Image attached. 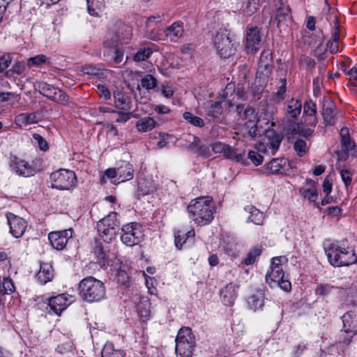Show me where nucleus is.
I'll return each mask as SVG.
<instances>
[{
  "label": "nucleus",
  "instance_id": "nucleus-9",
  "mask_svg": "<svg viewBox=\"0 0 357 357\" xmlns=\"http://www.w3.org/2000/svg\"><path fill=\"white\" fill-rule=\"evenodd\" d=\"M213 43L218 53L223 59H227L235 53L234 43L227 33H217Z\"/></svg>",
  "mask_w": 357,
  "mask_h": 357
},
{
  "label": "nucleus",
  "instance_id": "nucleus-17",
  "mask_svg": "<svg viewBox=\"0 0 357 357\" xmlns=\"http://www.w3.org/2000/svg\"><path fill=\"white\" fill-rule=\"evenodd\" d=\"M261 35L257 27L248 29L246 34L245 50L248 53H255L260 47Z\"/></svg>",
  "mask_w": 357,
  "mask_h": 357
},
{
  "label": "nucleus",
  "instance_id": "nucleus-2",
  "mask_svg": "<svg viewBox=\"0 0 357 357\" xmlns=\"http://www.w3.org/2000/svg\"><path fill=\"white\" fill-rule=\"evenodd\" d=\"M347 241L335 242L324 248L329 263L336 267L347 266L357 261L353 250L345 248Z\"/></svg>",
  "mask_w": 357,
  "mask_h": 357
},
{
  "label": "nucleus",
  "instance_id": "nucleus-31",
  "mask_svg": "<svg viewBox=\"0 0 357 357\" xmlns=\"http://www.w3.org/2000/svg\"><path fill=\"white\" fill-rule=\"evenodd\" d=\"M125 352L119 349L115 348L112 342H107L101 351L102 357H125Z\"/></svg>",
  "mask_w": 357,
  "mask_h": 357
},
{
  "label": "nucleus",
  "instance_id": "nucleus-64",
  "mask_svg": "<svg viewBox=\"0 0 357 357\" xmlns=\"http://www.w3.org/2000/svg\"><path fill=\"white\" fill-rule=\"evenodd\" d=\"M73 349V344L70 342L59 344L56 349V351L61 354H66L70 351Z\"/></svg>",
  "mask_w": 357,
  "mask_h": 357
},
{
  "label": "nucleus",
  "instance_id": "nucleus-32",
  "mask_svg": "<svg viewBox=\"0 0 357 357\" xmlns=\"http://www.w3.org/2000/svg\"><path fill=\"white\" fill-rule=\"evenodd\" d=\"M278 25L291 20V8L288 5L282 4L276 10L275 17Z\"/></svg>",
  "mask_w": 357,
  "mask_h": 357
},
{
  "label": "nucleus",
  "instance_id": "nucleus-54",
  "mask_svg": "<svg viewBox=\"0 0 357 357\" xmlns=\"http://www.w3.org/2000/svg\"><path fill=\"white\" fill-rule=\"evenodd\" d=\"M56 94V95L54 96V98L52 99V100L62 105H67L68 103L69 97L65 92L57 89Z\"/></svg>",
  "mask_w": 357,
  "mask_h": 357
},
{
  "label": "nucleus",
  "instance_id": "nucleus-30",
  "mask_svg": "<svg viewBox=\"0 0 357 357\" xmlns=\"http://www.w3.org/2000/svg\"><path fill=\"white\" fill-rule=\"evenodd\" d=\"M36 114L35 112L31 113H21L17 115L15 118V123L20 127L26 126L30 124L38 122Z\"/></svg>",
  "mask_w": 357,
  "mask_h": 357
},
{
  "label": "nucleus",
  "instance_id": "nucleus-28",
  "mask_svg": "<svg viewBox=\"0 0 357 357\" xmlns=\"http://www.w3.org/2000/svg\"><path fill=\"white\" fill-rule=\"evenodd\" d=\"M245 211L249 213L248 221L257 225H262L264 220V215L255 206L250 205L245 207Z\"/></svg>",
  "mask_w": 357,
  "mask_h": 357
},
{
  "label": "nucleus",
  "instance_id": "nucleus-20",
  "mask_svg": "<svg viewBox=\"0 0 357 357\" xmlns=\"http://www.w3.org/2000/svg\"><path fill=\"white\" fill-rule=\"evenodd\" d=\"M238 286L232 282L227 284L220 292L222 302L225 305H231L237 297Z\"/></svg>",
  "mask_w": 357,
  "mask_h": 357
},
{
  "label": "nucleus",
  "instance_id": "nucleus-52",
  "mask_svg": "<svg viewBox=\"0 0 357 357\" xmlns=\"http://www.w3.org/2000/svg\"><path fill=\"white\" fill-rule=\"evenodd\" d=\"M294 149L299 157L303 156L307 150L305 141L298 139L294 142Z\"/></svg>",
  "mask_w": 357,
  "mask_h": 357
},
{
  "label": "nucleus",
  "instance_id": "nucleus-11",
  "mask_svg": "<svg viewBox=\"0 0 357 357\" xmlns=\"http://www.w3.org/2000/svg\"><path fill=\"white\" fill-rule=\"evenodd\" d=\"M73 236L71 229L56 231H52L48 234V239L52 246L57 250H62L66 246L68 240Z\"/></svg>",
  "mask_w": 357,
  "mask_h": 357
},
{
  "label": "nucleus",
  "instance_id": "nucleus-6",
  "mask_svg": "<svg viewBox=\"0 0 357 357\" xmlns=\"http://www.w3.org/2000/svg\"><path fill=\"white\" fill-rule=\"evenodd\" d=\"M52 188L69 190L77 185V177L73 171L61 169L51 174Z\"/></svg>",
  "mask_w": 357,
  "mask_h": 357
},
{
  "label": "nucleus",
  "instance_id": "nucleus-15",
  "mask_svg": "<svg viewBox=\"0 0 357 357\" xmlns=\"http://www.w3.org/2000/svg\"><path fill=\"white\" fill-rule=\"evenodd\" d=\"M72 302L73 297L71 296L61 294L50 298L48 305L55 314L59 315Z\"/></svg>",
  "mask_w": 357,
  "mask_h": 357
},
{
  "label": "nucleus",
  "instance_id": "nucleus-29",
  "mask_svg": "<svg viewBox=\"0 0 357 357\" xmlns=\"http://www.w3.org/2000/svg\"><path fill=\"white\" fill-rule=\"evenodd\" d=\"M114 98L117 108L122 110L130 109L131 99L127 94L121 91L114 92Z\"/></svg>",
  "mask_w": 357,
  "mask_h": 357
},
{
  "label": "nucleus",
  "instance_id": "nucleus-60",
  "mask_svg": "<svg viewBox=\"0 0 357 357\" xmlns=\"http://www.w3.org/2000/svg\"><path fill=\"white\" fill-rule=\"evenodd\" d=\"M346 75L349 76V80L351 81V84L354 86H357V65L349 69L348 72H346Z\"/></svg>",
  "mask_w": 357,
  "mask_h": 357
},
{
  "label": "nucleus",
  "instance_id": "nucleus-42",
  "mask_svg": "<svg viewBox=\"0 0 357 357\" xmlns=\"http://www.w3.org/2000/svg\"><path fill=\"white\" fill-rule=\"evenodd\" d=\"M15 291L13 281L8 278L0 279V295L8 294Z\"/></svg>",
  "mask_w": 357,
  "mask_h": 357
},
{
  "label": "nucleus",
  "instance_id": "nucleus-57",
  "mask_svg": "<svg viewBox=\"0 0 357 357\" xmlns=\"http://www.w3.org/2000/svg\"><path fill=\"white\" fill-rule=\"evenodd\" d=\"M248 158L255 165L258 166L263 162V156L255 151H250L248 153Z\"/></svg>",
  "mask_w": 357,
  "mask_h": 357
},
{
  "label": "nucleus",
  "instance_id": "nucleus-18",
  "mask_svg": "<svg viewBox=\"0 0 357 357\" xmlns=\"http://www.w3.org/2000/svg\"><path fill=\"white\" fill-rule=\"evenodd\" d=\"M316 185L317 183L312 179H306L305 185L300 189V194L304 199L313 202L315 206L319 207V204L316 202L318 197Z\"/></svg>",
  "mask_w": 357,
  "mask_h": 357
},
{
  "label": "nucleus",
  "instance_id": "nucleus-55",
  "mask_svg": "<svg viewBox=\"0 0 357 357\" xmlns=\"http://www.w3.org/2000/svg\"><path fill=\"white\" fill-rule=\"evenodd\" d=\"M47 57L44 54H39L33 57H31L28 59L27 66L31 67L32 66H38L40 64L45 63Z\"/></svg>",
  "mask_w": 357,
  "mask_h": 357
},
{
  "label": "nucleus",
  "instance_id": "nucleus-36",
  "mask_svg": "<svg viewBox=\"0 0 357 357\" xmlns=\"http://www.w3.org/2000/svg\"><path fill=\"white\" fill-rule=\"evenodd\" d=\"M155 126V120L151 117H144L139 119L136 124V128L139 132H147L152 130Z\"/></svg>",
  "mask_w": 357,
  "mask_h": 357
},
{
  "label": "nucleus",
  "instance_id": "nucleus-44",
  "mask_svg": "<svg viewBox=\"0 0 357 357\" xmlns=\"http://www.w3.org/2000/svg\"><path fill=\"white\" fill-rule=\"evenodd\" d=\"M183 117L188 123L194 126L202 128L204 125V120L202 118L193 115L191 112H184Z\"/></svg>",
  "mask_w": 357,
  "mask_h": 357
},
{
  "label": "nucleus",
  "instance_id": "nucleus-40",
  "mask_svg": "<svg viewBox=\"0 0 357 357\" xmlns=\"http://www.w3.org/2000/svg\"><path fill=\"white\" fill-rule=\"evenodd\" d=\"M340 135L341 137V144L342 147L346 151L352 150L354 147V144L349 137V130L347 128H342L340 130Z\"/></svg>",
  "mask_w": 357,
  "mask_h": 357
},
{
  "label": "nucleus",
  "instance_id": "nucleus-12",
  "mask_svg": "<svg viewBox=\"0 0 357 357\" xmlns=\"http://www.w3.org/2000/svg\"><path fill=\"white\" fill-rule=\"evenodd\" d=\"M10 232L15 238L21 237L25 232L27 227L26 221L12 213L6 214Z\"/></svg>",
  "mask_w": 357,
  "mask_h": 357
},
{
  "label": "nucleus",
  "instance_id": "nucleus-24",
  "mask_svg": "<svg viewBox=\"0 0 357 357\" xmlns=\"http://www.w3.org/2000/svg\"><path fill=\"white\" fill-rule=\"evenodd\" d=\"M54 277L52 266L49 263H41L39 271L36 275L38 280L42 284L51 281Z\"/></svg>",
  "mask_w": 357,
  "mask_h": 357
},
{
  "label": "nucleus",
  "instance_id": "nucleus-35",
  "mask_svg": "<svg viewBox=\"0 0 357 357\" xmlns=\"http://www.w3.org/2000/svg\"><path fill=\"white\" fill-rule=\"evenodd\" d=\"M353 312H348L342 316V331L346 333H353L357 334V326L354 324L353 320Z\"/></svg>",
  "mask_w": 357,
  "mask_h": 357
},
{
  "label": "nucleus",
  "instance_id": "nucleus-53",
  "mask_svg": "<svg viewBox=\"0 0 357 357\" xmlns=\"http://www.w3.org/2000/svg\"><path fill=\"white\" fill-rule=\"evenodd\" d=\"M33 139L37 142L40 151H47L49 149V144L44 137L38 133H33Z\"/></svg>",
  "mask_w": 357,
  "mask_h": 357
},
{
  "label": "nucleus",
  "instance_id": "nucleus-61",
  "mask_svg": "<svg viewBox=\"0 0 357 357\" xmlns=\"http://www.w3.org/2000/svg\"><path fill=\"white\" fill-rule=\"evenodd\" d=\"M274 285L278 286L281 289L286 292H289L291 289V284L288 280L282 279L279 280L278 282H276V283L273 284Z\"/></svg>",
  "mask_w": 357,
  "mask_h": 357
},
{
  "label": "nucleus",
  "instance_id": "nucleus-1",
  "mask_svg": "<svg viewBox=\"0 0 357 357\" xmlns=\"http://www.w3.org/2000/svg\"><path fill=\"white\" fill-rule=\"evenodd\" d=\"M187 211L190 218L197 225L203 226L213 220L215 207L210 197H199L190 202Z\"/></svg>",
  "mask_w": 357,
  "mask_h": 357
},
{
  "label": "nucleus",
  "instance_id": "nucleus-49",
  "mask_svg": "<svg viewBox=\"0 0 357 357\" xmlns=\"http://www.w3.org/2000/svg\"><path fill=\"white\" fill-rule=\"evenodd\" d=\"M231 148V146L229 145L220 142H217L212 144L211 150L215 153H223L224 155L227 157Z\"/></svg>",
  "mask_w": 357,
  "mask_h": 357
},
{
  "label": "nucleus",
  "instance_id": "nucleus-25",
  "mask_svg": "<svg viewBox=\"0 0 357 357\" xmlns=\"http://www.w3.org/2000/svg\"><path fill=\"white\" fill-rule=\"evenodd\" d=\"M236 87L234 83H229L225 88L222 91V93L218 97L228 107H231L234 105L233 101L235 99Z\"/></svg>",
  "mask_w": 357,
  "mask_h": 357
},
{
  "label": "nucleus",
  "instance_id": "nucleus-38",
  "mask_svg": "<svg viewBox=\"0 0 357 357\" xmlns=\"http://www.w3.org/2000/svg\"><path fill=\"white\" fill-rule=\"evenodd\" d=\"M302 103L298 100L291 99L288 102L287 112L292 118H296L301 112Z\"/></svg>",
  "mask_w": 357,
  "mask_h": 357
},
{
  "label": "nucleus",
  "instance_id": "nucleus-26",
  "mask_svg": "<svg viewBox=\"0 0 357 357\" xmlns=\"http://www.w3.org/2000/svg\"><path fill=\"white\" fill-rule=\"evenodd\" d=\"M117 169L119 183L131 180L133 178L134 169L132 165L127 162H123Z\"/></svg>",
  "mask_w": 357,
  "mask_h": 357
},
{
  "label": "nucleus",
  "instance_id": "nucleus-46",
  "mask_svg": "<svg viewBox=\"0 0 357 357\" xmlns=\"http://www.w3.org/2000/svg\"><path fill=\"white\" fill-rule=\"evenodd\" d=\"M259 7L258 0H248L244 3L242 9L246 15H251L257 11Z\"/></svg>",
  "mask_w": 357,
  "mask_h": 357
},
{
  "label": "nucleus",
  "instance_id": "nucleus-16",
  "mask_svg": "<svg viewBox=\"0 0 357 357\" xmlns=\"http://www.w3.org/2000/svg\"><path fill=\"white\" fill-rule=\"evenodd\" d=\"M222 101L210 100L203 104L206 116L209 121H218L222 114Z\"/></svg>",
  "mask_w": 357,
  "mask_h": 357
},
{
  "label": "nucleus",
  "instance_id": "nucleus-8",
  "mask_svg": "<svg viewBox=\"0 0 357 357\" xmlns=\"http://www.w3.org/2000/svg\"><path fill=\"white\" fill-rule=\"evenodd\" d=\"M121 231V241L128 246L138 244L144 236L142 226L137 222H131L123 225Z\"/></svg>",
  "mask_w": 357,
  "mask_h": 357
},
{
  "label": "nucleus",
  "instance_id": "nucleus-7",
  "mask_svg": "<svg viewBox=\"0 0 357 357\" xmlns=\"http://www.w3.org/2000/svg\"><path fill=\"white\" fill-rule=\"evenodd\" d=\"M236 112L239 116L238 120L243 122L245 126L249 129V135L255 137L259 135V131L257 126V118L254 109L249 106L243 105H237Z\"/></svg>",
  "mask_w": 357,
  "mask_h": 357
},
{
  "label": "nucleus",
  "instance_id": "nucleus-13",
  "mask_svg": "<svg viewBox=\"0 0 357 357\" xmlns=\"http://www.w3.org/2000/svg\"><path fill=\"white\" fill-rule=\"evenodd\" d=\"M10 166L20 176L29 177L34 175L36 172L34 167L28 162L16 156L10 158Z\"/></svg>",
  "mask_w": 357,
  "mask_h": 357
},
{
  "label": "nucleus",
  "instance_id": "nucleus-45",
  "mask_svg": "<svg viewBox=\"0 0 357 357\" xmlns=\"http://www.w3.org/2000/svg\"><path fill=\"white\" fill-rule=\"evenodd\" d=\"M303 112L309 118H312V119L314 117H317L316 104L310 99L307 100L303 105Z\"/></svg>",
  "mask_w": 357,
  "mask_h": 357
},
{
  "label": "nucleus",
  "instance_id": "nucleus-37",
  "mask_svg": "<svg viewBox=\"0 0 357 357\" xmlns=\"http://www.w3.org/2000/svg\"><path fill=\"white\" fill-rule=\"evenodd\" d=\"M88 12L91 15L98 16L105 7L104 0H86Z\"/></svg>",
  "mask_w": 357,
  "mask_h": 357
},
{
  "label": "nucleus",
  "instance_id": "nucleus-22",
  "mask_svg": "<svg viewBox=\"0 0 357 357\" xmlns=\"http://www.w3.org/2000/svg\"><path fill=\"white\" fill-rule=\"evenodd\" d=\"M356 335L357 334H353V333L343 332L342 330L336 342L329 347V351L332 352L333 349H336L338 354L340 352H344L346 348L351 342L354 336Z\"/></svg>",
  "mask_w": 357,
  "mask_h": 357
},
{
  "label": "nucleus",
  "instance_id": "nucleus-48",
  "mask_svg": "<svg viewBox=\"0 0 357 357\" xmlns=\"http://www.w3.org/2000/svg\"><path fill=\"white\" fill-rule=\"evenodd\" d=\"M248 304L254 310L261 308L264 305V297L261 294H254L248 298Z\"/></svg>",
  "mask_w": 357,
  "mask_h": 357
},
{
  "label": "nucleus",
  "instance_id": "nucleus-27",
  "mask_svg": "<svg viewBox=\"0 0 357 357\" xmlns=\"http://www.w3.org/2000/svg\"><path fill=\"white\" fill-rule=\"evenodd\" d=\"M200 139L197 137H193V141L189 145V149L193 151L199 155L204 158H208L211 155V150L206 145L199 144Z\"/></svg>",
  "mask_w": 357,
  "mask_h": 357
},
{
  "label": "nucleus",
  "instance_id": "nucleus-33",
  "mask_svg": "<svg viewBox=\"0 0 357 357\" xmlns=\"http://www.w3.org/2000/svg\"><path fill=\"white\" fill-rule=\"evenodd\" d=\"M183 22L178 21L174 22L171 26H168L165 32L167 36L170 37L172 41L174 40V38H181L183 35Z\"/></svg>",
  "mask_w": 357,
  "mask_h": 357
},
{
  "label": "nucleus",
  "instance_id": "nucleus-3",
  "mask_svg": "<svg viewBox=\"0 0 357 357\" xmlns=\"http://www.w3.org/2000/svg\"><path fill=\"white\" fill-rule=\"evenodd\" d=\"M79 294L86 302H99L105 298L106 288L102 281L89 276L82 279L79 282Z\"/></svg>",
  "mask_w": 357,
  "mask_h": 357
},
{
  "label": "nucleus",
  "instance_id": "nucleus-4",
  "mask_svg": "<svg viewBox=\"0 0 357 357\" xmlns=\"http://www.w3.org/2000/svg\"><path fill=\"white\" fill-rule=\"evenodd\" d=\"M120 229L118 213L110 212L97 223V229L100 238L106 243L114 239Z\"/></svg>",
  "mask_w": 357,
  "mask_h": 357
},
{
  "label": "nucleus",
  "instance_id": "nucleus-14",
  "mask_svg": "<svg viewBox=\"0 0 357 357\" xmlns=\"http://www.w3.org/2000/svg\"><path fill=\"white\" fill-rule=\"evenodd\" d=\"M289 168V161L284 158L272 159L262 167V171L266 174H284Z\"/></svg>",
  "mask_w": 357,
  "mask_h": 357
},
{
  "label": "nucleus",
  "instance_id": "nucleus-59",
  "mask_svg": "<svg viewBox=\"0 0 357 357\" xmlns=\"http://www.w3.org/2000/svg\"><path fill=\"white\" fill-rule=\"evenodd\" d=\"M186 238L184 234H181V231H177L174 234V243L178 249H181L183 243L186 241Z\"/></svg>",
  "mask_w": 357,
  "mask_h": 357
},
{
  "label": "nucleus",
  "instance_id": "nucleus-58",
  "mask_svg": "<svg viewBox=\"0 0 357 357\" xmlns=\"http://www.w3.org/2000/svg\"><path fill=\"white\" fill-rule=\"evenodd\" d=\"M26 66L24 62H16L12 67L11 71L16 75H22L26 70Z\"/></svg>",
  "mask_w": 357,
  "mask_h": 357
},
{
  "label": "nucleus",
  "instance_id": "nucleus-63",
  "mask_svg": "<svg viewBox=\"0 0 357 357\" xmlns=\"http://www.w3.org/2000/svg\"><path fill=\"white\" fill-rule=\"evenodd\" d=\"M272 61V53L270 50H264L259 58V63H270Z\"/></svg>",
  "mask_w": 357,
  "mask_h": 357
},
{
  "label": "nucleus",
  "instance_id": "nucleus-39",
  "mask_svg": "<svg viewBox=\"0 0 357 357\" xmlns=\"http://www.w3.org/2000/svg\"><path fill=\"white\" fill-rule=\"evenodd\" d=\"M158 79L151 74H146L141 79V86L146 91L153 90L158 86Z\"/></svg>",
  "mask_w": 357,
  "mask_h": 357
},
{
  "label": "nucleus",
  "instance_id": "nucleus-51",
  "mask_svg": "<svg viewBox=\"0 0 357 357\" xmlns=\"http://www.w3.org/2000/svg\"><path fill=\"white\" fill-rule=\"evenodd\" d=\"M335 287L329 284H321L317 285L315 289V294L320 296H326L335 289Z\"/></svg>",
  "mask_w": 357,
  "mask_h": 357
},
{
  "label": "nucleus",
  "instance_id": "nucleus-43",
  "mask_svg": "<svg viewBox=\"0 0 357 357\" xmlns=\"http://www.w3.org/2000/svg\"><path fill=\"white\" fill-rule=\"evenodd\" d=\"M153 53V50L150 46L143 47L138 50L134 56V60L137 62L146 61Z\"/></svg>",
  "mask_w": 357,
  "mask_h": 357
},
{
  "label": "nucleus",
  "instance_id": "nucleus-47",
  "mask_svg": "<svg viewBox=\"0 0 357 357\" xmlns=\"http://www.w3.org/2000/svg\"><path fill=\"white\" fill-rule=\"evenodd\" d=\"M261 253V250L258 247H253L248 252L247 257L244 259V263L246 265L252 264L257 259V257L260 256Z\"/></svg>",
  "mask_w": 357,
  "mask_h": 357
},
{
  "label": "nucleus",
  "instance_id": "nucleus-56",
  "mask_svg": "<svg viewBox=\"0 0 357 357\" xmlns=\"http://www.w3.org/2000/svg\"><path fill=\"white\" fill-rule=\"evenodd\" d=\"M281 85L278 88L277 92L275 93V100L278 102L282 101L284 99V94L286 92V85H287V81L285 78H282L280 79Z\"/></svg>",
  "mask_w": 357,
  "mask_h": 357
},
{
  "label": "nucleus",
  "instance_id": "nucleus-10",
  "mask_svg": "<svg viewBox=\"0 0 357 357\" xmlns=\"http://www.w3.org/2000/svg\"><path fill=\"white\" fill-rule=\"evenodd\" d=\"M287 259L285 257H273L271 261V271L266 274V281L271 287L273 284L281 280L284 278V271L282 267L283 263H286Z\"/></svg>",
  "mask_w": 357,
  "mask_h": 357
},
{
  "label": "nucleus",
  "instance_id": "nucleus-19",
  "mask_svg": "<svg viewBox=\"0 0 357 357\" xmlns=\"http://www.w3.org/2000/svg\"><path fill=\"white\" fill-rule=\"evenodd\" d=\"M310 126L305 124H297L292 123L290 125L292 134H298L304 137H308L311 136L314 132V128L317 123V117H314L312 119H310L307 120Z\"/></svg>",
  "mask_w": 357,
  "mask_h": 357
},
{
  "label": "nucleus",
  "instance_id": "nucleus-62",
  "mask_svg": "<svg viewBox=\"0 0 357 357\" xmlns=\"http://www.w3.org/2000/svg\"><path fill=\"white\" fill-rule=\"evenodd\" d=\"M82 71L84 73L90 75L98 76L100 73V69L93 65H86L83 67Z\"/></svg>",
  "mask_w": 357,
  "mask_h": 357
},
{
  "label": "nucleus",
  "instance_id": "nucleus-50",
  "mask_svg": "<svg viewBox=\"0 0 357 357\" xmlns=\"http://www.w3.org/2000/svg\"><path fill=\"white\" fill-rule=\"evenodd\" d=\"M229 153L227 156V158L234 160L236 162H239L243 165L247 164V159L245 158L244 154L241 153H237L236 150L234 148H231L230 151H229Z\"/></svg>",
  "mask_w": 357,
  "mask_h": 357
},
{
  "label": "nucleus",
  "instance_id": "nucleus-5",
  "mask_svg": "<svg viewBox=\"0 0 357 357\" xmlns=\"http://www.w3.org/2000/svg\"><path fill=\"white\" fill-rule=\"evenodd\" d=\"M195 346V337L189 327L181 328L176 337L177 357H192Z\"/></svg>",
  "mask_w": 357,
  "mask_h": 357
},
{
  "label": "nucleus",
  "instance_id": "nucleus-23",
  "mask_svg": "<svg viewBox=\"0 0 357 357\" xmlns=\"http://www.w3.org/2000/svg\"><path fill=\"white\" fill-rule=\"evenodd\" d=\"M137 311L142 322H146L150 319L151 302L147 297H141L137 306Z\"/></svg>",
  "mask_w": 357,
  "mask_h": 357
},
{
  "label": "nucleus",
  "instance_id": "nucleus-41",
  "mask_svg": "<svg viewBox=\"0 0 357 357\" xmlns=\"http://www.w3.org/2000/svg\"><path fill=\"white\" fill-rule=\"evenodd\" d=\"M273 68V63H258L257 75L264 80L268 79L271 74Z\"/></svg>",
  "mask_w": 357,
  "mask_h": 357
},
{
  "label": "nucleus",
  "instance_id": "nucleus-21",
  "mask_svg": "<svg viewBox=\"0 0 357 357\" xmlns=\"http://www.w3.org/2000/svg\"><path fill=\"white\" fill-rule=\"evenodd\" d=\"M337 107L333 102L326 100L323 103L322 116L326 126H332L335 123Z\"/></svg>",
  "mask_w": 357,
  "mask_h": 357
},
{
  "label": "nucleus",
  "instance_id": "nucleus-34",
  "mask_svg": "<svg viewBox=\"0 0 357 357\" xmlns=\"http://www.w3.org/2000/svg\"><path fill=\"white\" fill-rule=\"evenodd\" d=\"M35 87L41 95L50 100L54 98V95H56L57 89L46 82H38L35 84Z\"/></svg>",
  "mask_w": 357,
  "mask_h": 357
}]
</instances>
